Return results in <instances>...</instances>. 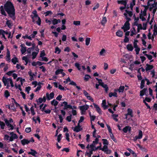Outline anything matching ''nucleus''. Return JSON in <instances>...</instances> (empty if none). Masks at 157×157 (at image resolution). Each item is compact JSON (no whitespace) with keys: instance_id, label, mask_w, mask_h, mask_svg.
Instances as JSON below:
<instances>
[{"instance_id":"nucleus-1","label":"nucleus","mask_w":157,"mask_h":157,"mask_svg":"<svg viewBox=\"0 0 157 157\" xmlns=\"http://www.w3.org/2000/svg\"><path fill=\"white\" fill-rule=\"evenodd\" d=\"M4 8L9 16L13 20H15V9L13 4L11 2L8 1L4 5Z\"/></svg>"},{"instance_id":"nucleus-2","label":"nucleus","mask_w":157,"mask_h":157,"mask_svg":"<svg viewBox=\"0 0 157 157\" xmlns=\"http://www.w3.org/2000/svg\"><path fill=\"white\" fill-rule=\"evenodd\" d=\"M2 81L5 86H7V88H8L10 86L9 84L12 87H14V84L12 79L10 78H6L3 77L2 79Z\"/></svg>"},{"instance_id":"nucleus-3","label":"nucleus","mask_w":157,"mask_h":157,"mask_svg":"<svg viewBox=\"0 0 157 157\" xmlns=\"http://www.w3.org/2000/svg\"><path fill=\"white\" fill-rule=\"evenodd\" d=\"M33 13L34 15L32 17L33 21L34 22H35L38 25H40L41 24V21L37 14L36 11V10L33 11Z\"/></svg>"},{"instance_id":"nucleus-4","label":"nucleus","mask_w":157,"mask_h":157,"mask_svg":"<svg viewBox=\"0 0 157 157\" xmlns=\"http://www.w3.org/2000/svg\"><path fill=\"white\" fill-rule=\"evenodd\" d=\"M100 144V146H98L96 148L97 150L98 149H99L100 150H102L104 151L105 153L107 154H110L111 153V151L110 150L108 149V146L107 145H104L102 148L101 147V143H99Z\"/></svg>"},{"instance_id":"nucleus-5","label":"nucleus","mask_w":157,"mask_h":157,"mask_svg":"<svg viewBox=\"0 0 157 157\" xmlns=\"http://www.w3.org/2000/svg\"><path fill=\"white\" fill-rule=\"evenodd\" d=\"M147 5L149 7L150 10H151L153 7H156L155 0H149L147 2Z\"/></svg>"},{"instance_id":"nucleus-6","label":"nucleus","mask_w":157,"mask_h":157,"mask_svg":"<svg viewBox=\"0 0 157 157\" xmlns=\"http://www.w3.org/2000/svg\"><path fill=\"white\" fill-rule=\"evenodd\" d=\"M89 107V105L87 104L80 106L79 108L81 111V114H84L86 111L88 109Z\"/></svg>"},{"instance_id":"nucleus-7","label":"nucleus","mask_w":157,"mask_h":157,"mask_svg":"<svg viewBox=\"0 0 157 157\" xmlns=\"http://www.w3.org/2000/svg\"><path fill=\"white\" fill-rule=\"evenodd\" d=\"M124 14L127 20L130 21V17H132V11L126 10H125V12Z\"/></svg>"},{"instance_id":"nucleus-8","label":"nucleus","mask_w":157,"mask_h":157,"mask_svg":"<svg viewBox=\"0 0 157 157\" xmlns=\"http://www.w3.org/2000/svg\"><path fill=\"white\" fill-rule=\"evenodd\" d=\"M129 21L127 20L124 23V25L121 28L124 32H125L130 29V24L129 22Z\"/></svg>"},{"instance_id":"nucleus-9","label":"nucleus","mask_w":157,"mask_h":157,"mask_svg":"<svg viewBox=\"0 0 157 157\" xmlns=\"http://www.w3.org/2000/svg\"><path fill=\"white\" fill-rule=\"evenodd\" d=\"M90 149H88L86 152L85 155H87L88 157H91V155L93 154V151H95L97 150L96 147L95 148H90Z\"/></svg>"},{"instance_id":"nucleus-10","label":"nucleus","mask_w":157,"mask_h":157,"mask_svg":"<svg viewBox=\"0 0 157 157\" xmlns=\"http://www.w3.org/2000/svg\"><path fill=\"white\" fill-rule=\"evenodd\" d=\"M10 134L11 136L9 139V141H12L18 138V136L17 135L13 132H10Z\"/></svg>"},{"instance_id":"nucleus-11","label":"nucleus","mask_w":157,"mask_h":157,"mask_svg":"<svg viewBox=\"0 0 157 157\" xmlns=\"http://www.w3.org/2000/svg\"><path fill=\"white\" fill-rule=\"evenodd\" d=\"M83 91L84 95L86 98L88 100L91 101L92 102H93L94 101V99L92 97H91L88 93L85 90H83Z\"/></svg>"},{"instance_id":"nucleus-12","label":"nucleus","mask_w":157,"mask_h":157,"mask_svg":"<svg viewBox=\"0 0 157 157\" xmlns=\"http://www.w3.org/2000/svg\"><path fill=\"white\" fill-rule=\"evenodd\" d=\"M99 140L98 138H96L95 139V140L93 141L92 144L90 145V148H95V145H97L98 142Z\"/></svg>"},{"instance_id":"nucleus-13","label":"nucleus","mask_w":157,"mask_h":157,"mask_svg":"<svg viewBox=\"0 0 157 157\" xmlns=\"http://www.w3.org/2000/svg\"><path fill=\"white\" fill-rule=\"evenodd\" d=\"M46 95L47 100H50L54 98V94L53 92H52L50 94L48 93H47L46 94Z\"/></svg>"},{"instance_id":"nucleus-14","label":"nucleus","mask_w":157,"mask_h":157,"mask_svg":"<svg viewBox=\"0 0 157 157\" xmlns=\"http://www.w3.org/2000/svg\"><path fill=\"white\" fill-rule=\"evenodd\" d=\"M93 105L98 113L100 114H102V111L99 106L94 103H93Z\"/></svg>"},{"instance_id":"nucleus-15","label":"nucleus","mask_w":157,"mask_h":157,"mask_svg":"<svg viewBox=\"0 0 157 157\" xmlns=\"http://www.w3.org/2000/svg\"><path fill=\"white\" fill-rule=\"evenodd\" d=\"M128 1V0H118L117 1V2L119 4H122L125 6H126Z\"/></svg>"},{"instance_id":"nucleus-16","label":"nucleus","mask_w":157,"mask_h":157,"mask_svg":"<svg viewBox=\"0 0 157 157\" xmlns=\"http://www.w3.org/2000/svg\"><path fill=\"white\" fill-rule=\"evenodd\" d=\"M73 130L76 132H78L81 131L82 128H81V126H80L79 124H78V125L76 126L74 128H73Z\"/></svg>"},{"instance_id":"nucleus-17","label":"nucleus","mask_w":157,"mask_h":157,"mask_svg":"<svg viewBox=\"0 0 157 157\" xmlns=\"http://www.w3.org/2000/svg\"><path fill=\"white\" fill-rule=\"evenodd\" d=\"M4 121L6 124V125L8 127L10 128L9 129V130H13V129L14 128L13 126L9 123V121L6 119H4Z\"/></svg>"},{"instance_id":"nucleus-18","label":"nucleus","mask_w":157,"mask_h":157,"mask_svg":"<svg viewBox=\"0 0 157 157\" xmlns=\"http://www.w3.org/2000/svg\"><path fill=\"white\" fill-rule=\"evenodd\" d=\"M117 89H115L114 90V92L113 93L110 92L109 94V97L111 98L112 96L117 97Z\"/></svg>"},{"instance_id":"nucleus-19","label":"nucleus","mask_w":157,"mask_h":157,"mask_svg":"<svg viewBox=\"0 0 157 157\" xmlns=\"http://www.w3.org/2000/svg\"><path fill=\"white\" fill-rule=\"evenodd\" d=\"M32 141L31 140H28L27 139H24L21 141V143L23 145H25V144H28Z\"/></svg>"},{"instance_id":"nucleus-20","label":"nucleus","mask_w":157,"mask_h":157,"mask_svg":"<svg viewBox=\"0 0 157 157\" xmlns=\"http://www.w3.org/2000/svg\"><path fill=\"white\" fill-rule=\"evenodd\" d=\"M130 32H131L130 35L132 36H133L134 35H136L137 33L135 28L134 27H133L132 29H131Z\"/></svg>"},{"instance_id":"nucleus-21","label":"nucleus","mask_w":157,"mask_h":157,"mask_svg":"<svg viewBox=\"0 0 157 157\" xmlns=\"http://www.w3.org/2000/svg\"><path fill=\"white\" fill-rule=\"evenodd\" d=\"M20 46L21 47V52L22 54H24L26 51V48L23 44H21Z\"/></svg>"},{"instance_id":"nucleus-22","label":"nucleus","mask_w":157,"mask_h":157,"mask_svg":"<svg viewBox=\"0 0 157 157\" xmlns=\"http://www.w3.org/2000/svg\"><path fill=\"white\" fill-rule=\"evenodd\" d=\"M58 103V102L55 99H53L52 101L51 102V104L55 106V109H56V106L57 105Z\"/></svg>"},{"instance_id":"nucleus-23","label":"nucleus","mask_w":157,"mask_h":157,"mask_svg":"<svg viewBox=\"0 0 157 157\" xmlns=\"http://www.w3.org/2000/svg\"><path fill=\"white\" fill-rule=\"evenodd\" d=\"M0 13L5 16H6V14L5 12L4 7L3 6H1L0 7Z\"/></svg>"},{"instance_id":"nucleus-24","label":"nucleus","mask_w":157,"mask_h":157,"mask_svg":"<svg viewBox=\"0 0 157 157\" xmlns=\"http://www.w3.org/2000/svg\"><path fill=\"white\" fill-rule=\"evenodd\" d=\"M106 54V51L104 48L102 49L99 52L100 55L101 56H105Z\"/></svg>"},{"instance_id":"nucleus-25","label":"nucleus","mask_w":157,"mask_h":157,"mask_svg":"<svg viewBox=\"0 0 157 157\" xmlns=\"http://www.w3.org/2000/svg\"><path fill=\"white\" fill-rule=\"evenodd\" d=\"M100 85L101 86L105 88L106 91L107 92L108 90V87L107 85L104 84V83L102 81L100 84Z\"/></svg>"},{"instance_id":"nucleus-26","label":"nucleus","mask_w":157,"mask_h":157,"mask_svg":"<svg viewBox=\"0 0 157 157\" xmlns=\"http://www.w3.org/2000/svg\"><path fill=\"white\" fill-rule=\"evenodd\" d=\"M28 74L30 76V80L32 81L34 80V77L35 76L34 74L32 73V71H29L28 72Z\"/></svg>"},{"instance_id":"nucleus-27","label":"nucleus","mask_w":157,"mask_h":157,"mask_svg":"<svg viewBox=\"0 0 157 157\" xmlns=\"http://www.w3.org/2000/svg\"><path fill=\"white\" fill-rule=\"evenodd\" d=\"M61 22V21L60 19H56L55 18H53L52 20V23L54 25L57 24L58 23H60Z\"/></svg>"},{"instance_id":"nucleus-28","label":"nucleus","mask_w":157,"mask_h":157,"mask_svg":"<svg viewBox=\"0 0 157 157\" xmlns=\"http://www.w3.org/2000/svg\"><path fill=\"white\" fill-rule=\"evenodd\" d=\"M131 130V127L128 126H126L123 129L124 133H126L128 131H130Z\"/></svg>"},{"instance_id":"nucleus-29","label":"nucleus","mask_w":157,"mask_h":157,"mask_svg":"<svg viewBox=\"0 0 157 157\" xmlns=\"http://www.w3.org/2000/svg\"><path fill=\"white\" fill-rule=\"evenodd\" d=\"M25 44L26 45L29 46H32V47H35V44L33 42H32V43H31V42L26 41L25 42Z\"/></svg>"},{"instance_id":"nucleus-30","label":"nucleus","mask_w":157,"mask_h":157,"mask_svg":"<svg viewBox=\"0 0 157 157\" xmlns=\"http://www.w3.org/2000/svg\"><path fill=\"white\" fill-rule=\"evenodd\" d=\"M6 60L10 62V53L9 51H8L6 56Z\"/></svg>"},{"instance_id":"nucleus-31","label":"nucleus","mask_w":157,"mask_h":157,"mask_svg":"<svg viewBox=\"0 0 157 157\" xmlns=\"http://www.w3.org/2000/svg\"><path fill=\"white\" fill-rule=\"evenodd\" d=\"M127 49L130 51H132L133 49V48L131 44H128L126 46Z\"/></svg>"},{"instance_id":"nucleus-32","label":"nucleus","mask_w":157,"mask_h":157,"mask_svg":"<svg viewBox=\"0 0 157 157\" xmlns=\"http://www.w3.org/2000/svg\"><path fill=\"white\" fill-rule=\"evenodd\" d=\"M35 108H36V105H35V106H31V108L30 109V111L31 112V114L33 115H34L36 113L34 111V109Z\"/></svg>"},{"instance_id":"nucleus-33","label":"nucleus","mask_w":157,"mask_h":157,"mask_svg":"<svg viewBox=\"0 0 157 157\" xmlns=\"http://www.w3.org/2000/svg\"><path fill=\"white\" fill-rule=\"evenodd\" d=\"M31 151L28 152V154L29 155H31L33 156H35L37 154V152L35 150L32 149H30Z\"/></svg>"},{"instance_id":"nucleus-34","label":"nucleus","mask_w":157,"mask_h":157,"mask_svg":"<svg viewBox=\"0 0 157 157\" xmlns=\"http://www.w3.org/2000/svg\"><path fill=\"white\" fill-rule=\"evenodd\" d=\"M5 34V31L1 29H0V35L2 36V37L4 38L5 39H6Z\"/></svg>"},{"instance_id":"nucleus-35","label":"nucleus","mask_w":157,"mask_h":157,"mask_svg":"<svg viewBox=\"0 0 157 157\" xmlns=\"http://www.w3.org/2000/svg\"><path fill=\"white\" fill-rule=\"evenodd\" d=\"M124 86H121L119 89H117V92L119 93H123V92L124 90Z\"/></svg>"},{"instance_id":"nucleus-36","label":"nucleus","mask_w":157,"mask_h":157,"mask_svg":"<svg viewBox=\"0 0 157 157\" xmlns=\"http://www.w3.org/2000/svg\"><path fill=\"white\" fill-rule=\"evenodd\" d=\"M146 66V67L145 68V70L146 71H148L151 70L153 68V66L152 65H150L148 64H147Z\"/></svg>"},{"instance_id":"nucleus-37","label":"nucleus","mask_w":157,"mask_h":157,"mask_svg":"<svg viewBox=\"0 0 157 157\" xmlns=\"http://www.w3.org/2000/svg\"><path fill=\"white\" fill-rule=\"evenodd\" d=\"M147 9L146 8H144V10L143 11H141V13L140 14V15L145 16H146L147 14Z\"/></svg>"},{"instance_id":"nucleus-38","label":"nucleus","mask_w":157,"mask_h":157,"mask_svg":"<svg viewBox=\"0 0 157 157\" xmlns=\"http://www.w3.org/2000/svg\"><path fill=\"white\" fill-rule=\"evenodd\" d=\"M6 20H7V21L6 22V25H8V27L9 28H11L12 26L13 25L12 23L10 21H9V20H7V19H6Z\"/></svg>"},{"instance_id":"nucleus-39","label":"nucleus","mask_w":157,"mask_h":157,"mask_svg":"<svg viewBox=\"0 0 157 157\" xmlns=\"http://www.w3.org/2000/svg\"><path fill=\"white\" fill-rule=\"evenodd\" d=\"M116 35L117 36L119 37H121L123 36V32L121 31L118 30L116 32Z\"/></svg>"},{"instance_id":"nucleus-40","label":"nucleus","mask_w":157,"mask_h":157,"mask_svg":"<svg viewBox=\"0 0 157 157\" xmlns=\"http://www.w3.org/2000/svg\"><path fill=\"white\" fill-rule=\"evenodd\" d=\"M107 21V20L106 17H103L101 21V24L102 25H104L106 23Z\"/></svg>"},{"instance_id":"nucleus-41","label":"nucleus","mask_w":157,"mask_h":157,"mask_svg":"<svg viewBox=\"0 0 157 157\" xmlns=\"http://www.w3.org/2000/svg\"><path fill=\"white\" fill-rule=\"evenodd\" d=\"M106 102L105 100H103L102 101V103L101 104L102 106L105 109L107 108L108 106L106 105Z\"/></svg>"},{"instance_id":"nucleus-42","label":"nucleus","mask_w":157,"mask_h":157,"mask_svg":"<svg viewBox=\"0 0 157 157\" xmlns=\"http://www.w3.org/2000/svg\"><path fill=\"white\" fill-rule=\"evenodd\" d=\"M75 65L78 70L81 71V65L79 63H76L75 64Z\"/></svg>"},{"instance_id":"nucleus-43","label":"nucleus","mask_w":157,"mask_h":157,"mask_svg":"<svg viewBox=\"0 0 157 157\" xmlns=\"http://www.w3.org/2000/svg\"><path fill=\"white\" fill-rule=\"evenodd\" d=\"M127 114L128 115L130 116L131 117H133L132 110L130 109H128V113Z\"/></svg>"},{"instance_id":"nucleus-44","label":"nucleus","mask_w":157,"mask_h":157,"mask_svg":"<svg viewBox=\"0 0 157 157\" xmlns=\"http://www.w3.org/2000/svg\"><path fill=\"white\" fill-rule=\"evenodd\" d=\"M11 61L14 64L18 62L17 58L16 57H14L13 58H12V59Z\"/></svg>"},{"instance_id":"nucleus-45","label":"nucleus","mask_w":157,"mask_h":157,"mask_svg":"<svg viewBox=\"0 0 157 157\" xmlns=\"http://www.w3.org/2000/svg\"><path fill=\"white\" fill-rule=\"evenodd\" d=\"M148 38L149 39H151L152 41H153L154 39V35H151V34L150 33H149L147 35Z\"/></svg>"},{"instance_id":"nucleus-46","label":"nucleus","mask_w":157,"mask_h":157,"mask_svg":"<svg viewBox=\"0 0 157 157\" xmlns=\"http://www.w3.org/2000/svg\"><path fill=\"white\" fill-rule=\"evenodd\" d=\"M135 0H132V2L130 3V8L131 10H132L133 6L135 5Z\"/></svg>"},{"instance_id":"nucleus-47","label":"nucleus","mask_w":157,"mask_h":157,"mask_svg":"<svg viewBox=\"0 0 157 157\" xmlns=\"http://www.w3.org/2000/svg\"><path fill=\"white\" fill-rule=\"evenodd\" d=\"M139 134L137 136V137L139 138V139H140L142 138V136H143V133L142 132L141 130H139Z\"/></svg>"},{"instance_id":"nucleus-48","label":"nucleus","mask_w":157,"mask_h":157,"mask_svg":"<svg viewBox=\"0 0 157 157\" xmlns=\"http://www.w3.org/2000/svg\"><path fill=\"white\" fill-rule=\"evenodd\" d=\"M63 71V70L62 69H58L55 72V74L56 75H59V74H61L62 72Z\"/></svg>"},{"instance_id":"nucleus-49","label":"nucleus","mask_w":157,"mask_h":157,"mask_svg":"<svg viewBox=\"0 0 157 157\" xmlns=\"http://www.w3.org/2000/svg\"><path fill=\"white\" fill-rule=\"evenodd\" d=\"M90 38L89 37H87L86 39V46H88L90 44Z\"/></svg>"},{"instance_id":"nucleus-50","label":"nucleus","mask_w":157,"mask_h":157,"mask_svg":"<svg viewBox=\"0 0 157 157\" xmlns=\"http://www.w3.org/2000/svg\"><path fill=\"white\" fill-rule=\"evenodd\" d=\"M0 126L2 129H4L5 126V123L2 121H0Z\"/></svg>"},{"instance_id":"nucleus-51","label":"nucleus","mask_w":157,"mask_h":157,"mask_svg":"<svg viewBox=\"0 0 157 157\" xmlns=\"http://www.w3.org/2000/svg\"><path fill=\"white\" fill-rule=\"evenodd\" d=\"M22 60H24L25 62V65H26L28 62L29 59L26 56H23L22 57Z\"/></svg>"},{"instance_id":"nucleus-52","label":"nucleus","mask_w":157,"mask_h":157,"mask_svg":"<svg viewBox=\"0 0 157 157\" xmlns=\"http://www.w3.org/2000/svg\"><path fill=\"white\" fill-rule=\"evenodd\" d=\"M61 50L58 47H56L55 52L57 54H59L61 52Z\"/></svg>"},{"instance_id":"nucleus-53","label":"nucleus","mask_w":157,"mask_h":157,"mask_svg":"<svg viewBox=\"0 0 157 157\" xmlns=\"http://www.w3.org/2000/svg\"><path fill=\"white\" fill-rule=\"evenodd\" d=\"M102 140L103 141V143L104 145H107V146L108 145L109 143L106 139H103Z\"/></svg>"},{"instance_id":"nucleus-54","label":"nucleus","mask_w":157,"mask_h":157,"mask_svg":"<svg viewBox=\"0 0 157 157\" xmlns=\"http://www.w3.org/2000/svg\"><path fill=\"white\" fill-rule=\"evenodd\" d=\"M35 48L33 47L29 48L27 50V52L29 53H31L32 51Z\"/></svg>"},{"instance_id":"nucleus-55","label":"nucleus","mask_w":157,"mask_h":157,"mask_svg":"<svg viewBox=\"0 0 157 157\" xmlns=\"http://www.w3.org/2000/svg\"><path fill=\"white\" fill-rule=\"evenodd\" d=\"M135 48V51L136 52V54L138 55L139 53V51L140 50V48L138 47V46L135 47H134Z\"/></svg>"},{"instance_id":"nucleus-56","label":"nucleus","mask_w":157,"mask_h":157,"mask_svg":"<svg viewBox=\"0 0 157 157\" xmlns=\"http://www.w3.org/2000/svg\"><path fill=\"white\" fill-rule=\"evenodd\" d=\"M146 90H147L146 89H144L142 90L140 92V96H143Z\"/></svg>"},{"instance_id":"nucleus-57","label":"nucleus","mask_w":157,"mask_h":157,"mask_svg":"<svg viewBox=\"0 0 157 157\" xmlns=\"http://www.w3.org/2000/svg\"><path fill=\"white\" fill-rule=\"evenodd\" d=\"M38 52H33L32 53V55L33 56L32 59H34L35 58L37 55L38 54Z\"/></svg>"},{"instance_id":"nucleus-58","label":"nucleus","mask_w":157,"mask_h":157,"mask_svg":"<svg viewBox=\"0 0 157 157\" xmlns=\"http://www.w3.org/2000/svg\"><path fill=\"white\" fill-rule=\"evenodd\" d=\"M145 83V81L143 79L141 80L140 84V88L142 89L144 86V84Z\"/></svg>"},{"instance_id":"nucleus-59","label":"nucleus","mask_w":157,"mask_h":157,"mask_svg":"<svg viewBox=\"0 0 157 157\" xmlns=\"http://www.w3.org/2000/svg\"><path fill=\"white\" fill-rule=\"evenodd\" d=\"M73 24L75 25H80V21H73Z\"/></svg>"},{"instance_id":"nucleus-60","label":"nucleus","mask_w":157,"mask_h":157,"mask_svg":"<svg viewBox=\"0 0 157 157\" xmlns=\"http://www.w3.org/2000/svg\"><path fill=\"white\" fill-rule=\"evenodd\" d=\"M37 32L36 31H34L33 33L31 34V36L32 38H34L36 36L37 34Z\"/></svg>"},{"instance_id":"nucleus-61","label":"nucleus","mask_w":157,"mask_h":157,"mask_svg":"<svg viewBox=\"0 0 157 157\" xmlns=\"http://www.w3.org/2000/svg\"><path fill=\"white\" fill-rule=\"evenodd\" d=\"M118 116V115L117 114H113L112 116L113 119L116 121H118V119L117 118Z\"/></svg>"},{"instance_id":"nucleus-62","label":"nucleus","mask_w":157,"mask_h":157,"mask_svg":"<svg viewBox=\"0 0 157 157\" xmlns=\"http://www.w3.org/2000/svg\"><path fill=\"white\" fill-rule=\"evenodd\" d=\"M62 138V134H59L57 136V140L58 142H59Z\"/></svg>"},{"instance_id":"nucleus-63","label":"nucleus","mask_w":157,"mask_h":157,"mask_svg":"<svg viewBox=\"0 0 157 157\" xmlns=\"http://www.w3.org/2000/svg\"><path fill=\"white\" fill-rule=\"evenodd\" d=\"M157 34V28H156L155 26L154 27V32L153 33V35L155 36H156Z\"/></svg>"},{"instance_id":"nucleus-64","label":"nucleus","mask_w":157,"mask_h":157,"mask_svg":"<svg viewBox=\"0 0 157 157\" xmlns=\"http://www.w3.org/2000/svg\"><path fill=\"white\" fill-rule=\"evenodd\" d=\"M4 95L5 97L7 98L10 96L8 90H6L5 91Z\"/></svg>"}]
</instances>
